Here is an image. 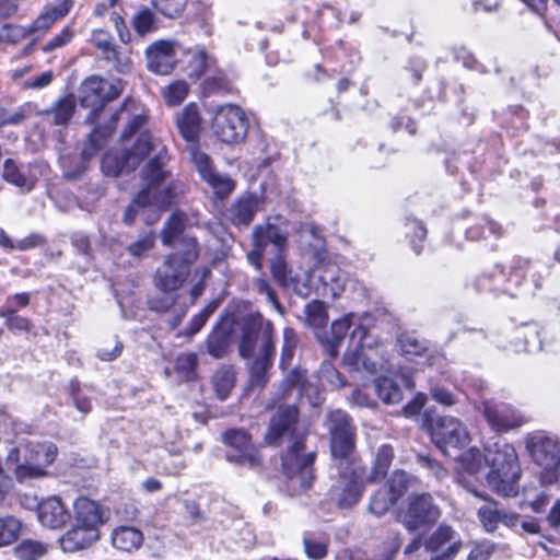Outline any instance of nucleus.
Wrapping results in <instances>:
<instances>
[{"label":"nucleus","mask_w":560,"mask_h":560,"mask_svg":"<svg viewBox=\"0 0 560 560\" xmlns=\"http://www.w3.org/2000/svg\"><path fill=\"white\" fill-rule=\"evenodd\" d=\"M264 439L271 446H278L283 441L289 443L281 462L290 495L308 490L315 480L316 452L306 448V432L299 428L298 408L293 405L280 406L271 417Z\"/></svg>","instance_id":"1"},{"label":"nucleus","mask_w":560,"mask_h":560,"mask_svg":"<svg viewBox=\"0 0 560 560\" xmlns=\"http://www.w3.org/2000/svg\"><path fill=\"white\" fill-rule=\"evenodd\" d=\"M186 221L185 213L173 212L161 232L163 245L174 247L175 252L164 258L155 273V285L164 293L162 299L150 301L151 308L156 312H166L173 306L175 299L171 293L183 285L198 258L197 240L184 232Z\"/></svg>","instance_id":"2"},{"label":"nucleus","mask_w":560,"mask_h":560,"mask_svg":"<svg viewBox=\"0 0 560 560\" xmlns=\"http://www.w3.org/2000/svg\"><path fill=\"white\" fill-rule=\"evenodd\" d=\"M145 158L148 163L141 172L143 182H164L167 175L163 170L167 161L166 148L147 132L140 135L131 150L106 152L102 159V172L106 176L117 177L133 171Z\"/></svg>","instance_id":"3"},{"label":"nucleus","mask_w":560,"mask_h":560,"mask_svg":"<svg viewBox=\"0 0 560 560\" xmlns=\"http://www.w3.org/2000/svg\"><path fill=\"white\" fill-rule=\"evenodd\" d=\"M57 453L58 448L52 442L27 441L9 451L7 465H14L15 479L24 483L46 477L47 467L55 462Z\"/></svg>","instance_id":"4"},{"label":"nucleus","mask_w":560,"mask_h":560,"mask_svg":"<svg viewBox=\"0 0 560 560\" xmlns=\"http://www.w3.org/2000/svg\"><path fill=\"white\" fill-rule=\"evenodd\" d=\"M485 462L490 467L488 486L503 497L516 495L521 469L513 445L499 441L487 446Z\"/></svg>","instance_id":"5"},{"label":"nucleus","mask_w":560,"mask_h":560,"mask_svg":"<svg viewBox=\"0 0 560 560\" xmlns=\"http://www.w3.org/2000/svg\"><path fill=\"white\" fill-rule=\"evenodd\" d=\"M238 352L244 359L275 358L272 323L259 313L249 314L242 327Z\"/></svg>","instance_id":"6"},{"label":"nucleus","mask_w":560,"mask_h":560,"mask_svg":"<svg viewBox=\"0 0 560 560\" xmlns=\"http://www.w3.org/2000/svg\"><path fill=\"white\" fill-rule=\"evenodd\" d=\"M428 430L434 445L448 457L466 448L471 441L467 427L452 416L428 420Z\"/></svg>","instance_id":"7"},{"label":"nucleus","mask_w":560,"mask_h":560,"mask_svg":"<svg viewBox=\"0 0 560 560\" xmlns=\"http://www.w3.org/2000/svg\"><path fill=\"white\" fill-rule=\"evenodd\" d=\"M248 118L237 105L225 104L220 106L212 121L214 136L226 144L243 142L248 131Z\"/></svg>","instance_id":"8"},{"label":"nucleus","mask_w":560,"mask_h":560,"mask_svg":"<svg viewBox=\"0 0 560 560\" xmlns=\"http://www.w3.org/2000/svg\"><path fill=\"white\" fill-rule=\"evenodd\" d=\"M440 509L433 503L429 493L411 494L405 506H401L397 520L409 532L433 525L440 517Z\"/></svg>","instance_id":"9"},{"label":"nucleus","mask_w":560,"mask_h":560,"mask_svg":"<svg viewBox=\"0 0 560 560\" xmlns=\"http://www.w3.org/2000/svg\"><path fill=\"white\" fill-rule=\"evenodd\" d=\"M330 435V451L335 458L343 462L354 450L355 428L342 410L327 412L325 422Z\"/></svg>","instance_id":"10"},{"label":"nucleus","mask_w":560,"mask_h":560,"mask_svg":"<svg viewBox=\"0 0 560 560\" xmlns=\"http://www.w3.org/2000/svg\"><path fill=\"white\" fill-rule=\"evenodd\" d=\"M222 441L228 446V462L250 469L261 467V455L248 432L243 429H230L222 433Z\"/></svg>","instance_id":"11"},{"label":"nucleus","mask_w":560,"mask_h":560,"mask_svg":"<svg viewBox=\"0 0 560 560\" xmlns=\"http://www.w3.org/2000/svg\"><path fill=\"white\" fill-rule=\"evenodd\" d=\"M338 469L340 477L331 487V497L340 508H351L359 502L364 490L363 470L354 465L343 467V462Z\"/></svg>","instance_id":"12"},{"label":"nucleus","mask_w":560,"mask_h":560,"mask_svg":"<svg viewBox=\"0 0 560 560\" xmlns=\"http://www.w3.org/2000/svg\"><path fill=\"white\" fill-rule=\"evenodd\" d=\"M173 197L172 187L165 185L164 182L154 184L145 182V187L138 192L132 202L127 207L124 221L127 224H131L135 221L139 208L154 206L158 209H164L171 203Z\"/></svg>","instance_id":"13"},{"label":"nucleus","mask_w":560,"mask_h":560,"mask_svg":"<svg viewBox=\"0 0 560 560\" xmlns=\"http://www.w3.org/2000/svg\"><path fill=\"white\" fill-rule=\"evenodd\" d=\"M527 450L533 460L547 471L560 465V442L544 431L532 433L527 438Z\"/></svg>","instance_id":"14"},{"label":"nucleus","mask_w":560,"mask_h":560,"mask_svg":"<svg viewBox=\"0 0 560 560\" xmlns=\"http://www.w3.org/2000/svg\"><path fill=\"white\" fill-rule=\"evenodd\" d=\"M90 43L101 51L103 59L117 72L125 74L130 71L131 58L115 44L114 37L107 30H93Z\"/></svg>","instance_id":"15"},{"label":"nucleus","mask_w":560,"mask_h":560,"mask_svg":"<svg viewBox=\"0 0 560 560\" xmlns=\"http://www.w3.org/2000/svg\"><path fill=\"white\" fill-rule=\"evenodd\" d=\"M481 410L488 424L497 432H505L526 422L516 409L505 402L485 400Z\"/></svg>","instance_id":"16"},{"label":"nucleus","mask_w":560,"mask_h":560,"mask_svg":"<svg viewBox=\"0 0 560 560\" xmlns=\"http://www.w3.org/2000/svg\"><path fill=\"white\" fill-rule=\"evenodd\" d=\"M311 279H317L319 282L320 287L316 288L318 294L332 299L342 294L348 282L347 273L336 264L330 262L317 266L312 271Z\"/></svg>","instance_id":"17"},{"label":"nucleus","mask_w":560,"mask_h":560,"mask_svg":"<svg viewBox=\"0 0 560 560\" xmlns=\"http://www.w3.org/2000/svg\"><path fill=\"white\" fill-rule=\"evenodd\" d=\"M145 55L148 69L156 74H168L176 63L175 46L172 42H154L147 48Z\"/></svg>","instance_id":"18"},{"label":"nucleus","mask_w":560,"mask_h":560,"mask_svg":"<svg viewBox=\"0 0 560 560\" xmlns=\"http://www.w3.org/2000/svg\"><path fill=\"white\" fill-rule=\"evenodd\" d=\"M103 78L91 75L86 78L80 88V104L83 107H91L92 110L86 117V122L94 125L104 107Z\"/></svg>","instance_id":"19"},{"label":"nucleus","mask_w":560,"mask_h":560,"mask_svg":"<svg viewBox=\"0 0 560 560\" xmlns=\"http://www.w3.org/2000/svg\"><path fill=\"white\" fill-rule=\"evenodd\" d=\"M101 538L98 528L74 525L59 539L60 548L65 552H78L92 547Z\"/></svg>","instance_id":"20"},{"label":"nucleus","mask_w":560,"mask_h":560,"mask_svg":"<svg viewBox=\"0 0 560 560\" xmlns=\"http://www.w3.org/2000/svg\"><path fill=\"white\" fill-rule=\"evenodd\" d=\"M37 520L44 527L57 529L67 523L69 513L61 499L57 495H51L42 500Z\"/></svg>","instance_id":"21"},{"label":"nucleus","mask_w":560,"mask_h":560,"mask_svg":"<svg viewBox=\"0 0 560 560\" xmlns=\"http://www.w3.org/2000/svg\"><path fill=\"white\" fill-rule=\"evenodd\" d=\"M366 335V329L359 325L351 334V340L358 338L355 348L348 350L343 355V362L353 370H364L368 373L375 374L377 372L376 362L372 361L366 354L363 353L364 348L363 338Z\"/></svg>","instance_id":"22"},{"label":"nucleus","mask_w":560,"mask_h":560,"mask_svg":"<svg viewBox=\"0 0 560 560\" xmlns=\"http://www.w3.org/2000/svg\"><path fill=\"white\" fill-rule=\"evenodd\" d=\"M176 125L182 137L191 143H196L201 130V116L195 103L186 105L176 116Z\"/></svg>","instance_id":"23"},{"label":"nucleus","mask_w":560,"mask_h":560,"mask_svg":"<svg viewBox=\"0 0 560 560\" xmlns=\"http://www.w3.org/2000/svg\"><path fill=\"white\" fill-rule=\"evenodd\" d=\"M353 318V314H348L342 318L336 319L331 324L330 331L318 336L320 343L330 358L334 359L338 355L340 343L348 334Z\"/></svg>","instance_id":"24"},{"label":"nucleus","mask_w":560,"mask_h":560,"mask_svg":"<svg viewBox=\"0 0 560 560\" xmlns=\"http://www.w3.org/2000/svg\"><path fill=\"white\" fill-rule=\"evenodd\" d=\"M143 541V533L133 526H118L110 534L112 546L121 552L132 553L141 548Z\"/></svg>","instance_id":"25"},{"label":"nucleus","mask_w":560,"mask_h":560,"mask_svg":"<svg viewBox=\"0 0 560 560\" xmlns=\"http://www.w3.org/2000/svg\"><path fill=\"white\" fill-rule=\"evenodd\" d=\"M259 199L254 195L237 198L229 209V217L237 226H248L258 211Z\"/></svg>","instance_id":"26"},{"label":"nucleus","mask_w":560,"mask_h":560,"mask_svg":"<svg viewBox=\"0 0 560 560\" xmlns=\"http://www.w3.org/2000/svg\"><path fill=\"white\" fill-rule=\"evenodd\" d=\"M74 521L89 528H98L104 523L101 506L93 500L81 497L74 502Z\"/></svg>","instance_id":"27"},{"label":"nucleus","mask_w":560,"mask_h":560,"mask_svg":"<svg viewBox=\"0 0 560 560\" xmlns=\"http://www.w3.org/2000/svg\"><path fill=\"white\" fill-rule=\"evenodd\" d=\"M74 5V0H52L47 3L44 11L34 21V30L40 31L50 27L57 21L66 18Z\"/></svg>","instance_id":"28"},{"label":"nucleus","mask_w":560,"mask_h":560,"mask_svg":"<svg viewBox=\"0 0 560 560\" xmlns=\"http://www.w3.org/2000/svg\"><path fill=\"white\" fill-rule=\"evenodd\" d=\"M468 491L471 492L475 497L488 502L487 504L479 508L478 518L487 532H494L498 528L499 523H501L502 510L498 508V503L495 501L488 499L485 494L477 491L476 489L468 488Z\"/></svg>","instance_id":"29"},{"label":"nucleus","mask_w":560,"mask_h":560,"mask_svg":"<svg viewBox=\"0 0 560 560\" xmlns=\"http://www.w3.org/2000/svg\"><path fill=\"white\" fill-rule=\"evenodd\" d=\"M248 360L249 386L262 389L269 381L273 358H254Z\"/></svg>","instance_id":"30"},{"label":"nucleus","mask_w":560,"mask_h":560,"mask_svg":"<svg viewBox=\"0 0 560 560\" xmlns=\"http://www.w3.org/2000/svg\"><path fill=\"white\" fill-rule=\"evenodd\" d=\"M236 374L232 366L219 368L212 376V385L219 399L225 400L235 386Z\"/></svg>","instance_id":"31"},{"label":"nucleus","mask_w":560,"mask_h":560,"mask_svg":"<svg viewBox=\"0 0 560 560\" xmlns=\"http://www.w3.org/2000/svg\"><path fill=\"white\" fill-rule=\"evenodd\" d=\"M505 279L503 267L499 264L494 265L490 271H485L471 279L467 285L477 292L491 291Z\"/></svg>","instance_id":"32"},{"label":"nucleus","mask_w":560,"mask_h":560,"mask_svg":"<svg viewBox=\"0 0 560 560\" xmlns=\"http://www.w3.org/2000/svg\"><path fill=\"white\" fill-rule=\"evenodd\" d=\"M395 453L394 447L389 444H383L378 447L375 456V462L372 467L371 475L368 477L369 482H375L386 476Z\"/></svg>","instance_id":"33"},{"label":"nucleus","mask_w":560,"mask_h":560,"mask_svg":"<svg viewBox=\"0 0 560 560\" xmlns=\"http://www.w3.org/2000/svg\"><path fill=\"white\" fill-rule=\"evenodd\" d=\"M451 458L457 460L460 464V467L467 471L468 474H477L483 467L485 454L482 455L478 447H469L468 450L459 451L458 453H454V455L450 456Z\"/></svg>","instance_id":"34"},{"label":"nucleus","mask_w":560,"mask_h":560,"mask_svg":"<svg viewBox=\"0 0 560 560\" xmlns=\"http://www.w3.org/2000/svg\"><path fill=\"white\" fill-rule=\"evenodd\" d=\"M253 238L261 242L264 247L268 243L273 244L278 250H282L287 245V234L280 228L271 224L267 226H255Z\"/></svg>","instance_id":"35"},{"label":"nucleus","mask_w":560,"mask_h":560,"mask_svg":"<svg viewBox=\"0 0 560 560\" xmlns=\"http://www.w3.org/2000/svg\"><path fill=\"white\" fill-rule=\"evenodd\" d=\"M2 178L25 191L32 190L35 185V179L23 174L12 159L4 161Z\"/></svg>","instance_id":"36"},{"label":"nucleus","mask_w":560,"mask_h":560,"mask_svg":"<svg viewBox=\"0 0 560 560\" xmlns=\"http://www.w3.org/2000/svg\"><path fill=\"white\" fill-rule=\"evenodd\" d=\"M374 388L378 397L387 405L398 404L402 399L401 389L389 377L376 378L374 381Z\"/></svg>","instance_id":"37"},{"label":"nucleus","mask_w":560,"mask_h":560,"mask_svg":"<svg viewBox=\"0 0 560 560\" xmlns=\"http://www.w3.org/2000/svg\"><path fill=\"white\" fill-rule=\"evenodd\" d=\"M299 345L296 331L291 327H285L282 332L281 354L279 365L282 370L291 366L295 350Z\"/></svg>","instance_id":"38"},{"label":"nucleus","mask_w":560,"mask_h":560,"mask_svg":"<svg viewBox=\"0 0 560 560\" xmlns=\"http://www.w3.org/2000/svg\"><path fill=\"white\" fill-rule=\"evenodd\" d=\"M188 150L191 162L194 163L202 180H206L217 172L210 155L201 151L197 143L189 144Z\"/></svg>","instance_id":"39"},{"label":"nucleus","mask_w":560,"mask_h":560,"mask_svg":"<svg viewBox=\"0 0 560 560\" xmlns=\"http://www.w3.org/2000/svg\"><path fill=\"white\" fill-rule=\"evenodd\" d=\"M75 109V101L72 95L59 100L46 114L52 116V124L57 126L67 125Z\"/></svg>","instance_id":"40"},{"label":"nucleus","mask_w":560,"mask_h":560,"mask_svg":"<svg viewBox=\"0 0 560 560\" xmlns=\"http://www.w3.org/2000/svg\"><path fill=\"white\" fill-rule=\"evenodd\" d=\"M22 522L11 515L0 517V548L18 540L22 530Z\"/></svg>","instance_id":"41"},{"label":"nucleus","mask_w":560,"mask_h":560,"mask_svg":"<svg viewBox=\"0 0 560 560\" xmlns=\"http://www.w3.org/2000/svg\"><path fill=\"white\" fill-rule=\"evenodd\" d=\"M305 323L312 328H322L328 320L327 308L324 302L313 300L304 307Z\"/></svg>","instance_id":"42"},{"label":"nucleus","mask_w":560,"mask_h":560,"mask_svg":"<svg viewBox=\"0 0 560 560\" xmlns=\"http://www.w3.org/2000/svg\"><path fill=\"white\" fill-rule=\"evenodd\" d=\"M397 501L393 499L386 487L378 489L370 500L368 511L380 517L386 514Z\"/></svg>","instance_id":"43"},{"label":"nucleus","mask_w":560,"mask_h":560,"mask_svg":"<svg viewBox=\"0 0 560 560\" xmlns=\"http://www.w3.org/2000/svg\"><path fill=\"white\" fill-rule=\"evenodd\" d=\"M213 190L217 198L225 199L235 189V182L226 174L213 173L205 180Z\"/></svg>","instance_id":"44"},{"label":"nucleus","mask_w":560,"mask_h":560,"mask_svg":"<svg viewBox=\"0 0 560 560\" xmlns=\"http://www.w3.org/2000/svg\"><path fill=\"white\" fill-rule=\"evenodd\" d=\"M14 551L20 560H38L47 552V545L42 541L26 539L19 544Z\"/></svg>","instance_id":"45"},{"label":"nucleus","mask_w":560,"mask_h":560,"mask_svg":"<svg viewBox=\"0 0 560 560\" xmlns=\"http://www.w3.org/2000/svg\"><path fill=\"white\" fill-rule=\"evenodd\" d=\"M0 317L5 318V325L12 331H30L33 327L28 318L18 315L13 305L0 308Z\"/></svg>","instance_id":"46"},{"label":"nucleus","mask_w":560,"mask_h":560,"mask_svg":"<svg viewBox=\"0 0 560 560\" xmlns=\"http://www.w3.org/2000/svg\"><path fill=\"white\" fill-rule=\"evenodd\" d=\"M206 347L211 357L222 359L228 353L229 336L220 329L214 330L207 338Z\"/></svg>","instance_id":"47"},{"label":"nucleus","mask_w":560,"mask_h":560,"mask_svg":"<svg viewBox=\"0 0 560 560\" xmlns=\"http://www.w3.org/2000/svg\"><path fill=\"white\" fill-rule=\"evenodd\" d=\"M156 236L152 231L141 233L138 238L130 243L126 250L135 258H142L155 245Z\"/></svg>","instance_id":"48"},{"label":"nucleus","mask_w":560,"mask_h":560,"mask_svg":"<svg viewBox=\"0 0 560 560\" xmlns=\"http://www.w3.org/2000/svg\"><path fill=\"white\" fill-rule=\"evenodd\" d=\"M398 346L405 355L420 357L428 351L427 342L410 334L400 335Z\"/></svg>","instance_id":"49"},{"label":"nucleus","mask_w":560,"mask_h":560,"mask_svg":"<svg viewBox=\"0 0 560 560\" xmlns=\"http://www.w3.org/2000/svg\"><path fill=\"white\" fill-rule=\"evenodd\" d=\"M401 537L398 533H392L387 539L377 547L371 560H394L400 549Z\"/></svg>","instance_id":"50"},{"label":"nucleus","mask_w":560,"mask_h":560,"mask_svg":"<svg viewBox=\"0 0 560 560\" xmlns=\"http://www.w3.org/2000/svg\"><path fill=\"white\" fill-rule=\"evenodd\" d=\"M189 86L185 81H175L167 85L163 91V96L167 105L176 106L187 96Z\"/></svg>","instance_id":"51"},{"label":"nucleus","mask_w":560,"mask_h":560,"mask_svg":"<svg viewBox=\"0 0 560 560\" xmlns=\"http://www.w3.org/2000/svg\"><path fill=\"white\" fill-rule=\"evenodd\" d=\"M188 0H152L154 8L168 19L178 18L187 5Z\"/></svg>","instance_id":"52"},{"label":"nucleus","mask_w":560,"mask_h":560,"mask_svg":"<svg viewBox=\"0 0 560 560\" xmlns=\"http://www.w3.org/2000/svg\"><path fill=\"white\" fill-rule=\"evenodd\" d=\"M454 530L447 525H440L438 529L424 541L429 551H435L453 539Z\"/></svg>","instance_id":"53"},{"label":"nucleus","mask_w":560,"mask_h":560,"mask_svg":"<svg viewBox=\"0 0 560 560\" xmlns=\"http://www.w3.org/2000/svg\"><path fill=\"white\" fill-rule=\"evenodd\" d=\"M410 482L409 476L402 470H396L388 480L387 491L396 501L405 494Z\"/></svg>","instance_id":"54"},{"label":"nucleus","mask_w":560,"mask_h":560,"mask_svg":"<svg viewBox=\"0 0 560 560\" xmlns=\"http://www.w3.org/2000/svg\"><path fill=\"white\" fill-rule=\"evenodd\" d=\"M197 354L196 353H182L176 358L175 369L180 373L187 381L195 377L197 368Z\"/></svg>","instance_id":"55"},{"label":"nucleus","mask_w":560,"mask_h":560,"mask_svg":"<svg viewBox=\"0 0 560 560\" xmlns=\"http://www.w3.org/2000/svg\"><path fill=\"white\" fill-rule=\"evenodd\" d=\"M209 57L205 49L196 50L189 60L188 75L194 79H199L209 68Z\"/></svg>","instance_id":"56"},{"label":"nucleus","mask_w":560,"mask_h":560,"mask_svg":"<svg viewBox=\"0 0 560 560\" xmlns=\"http://www.w3.org/2000/svg\"><path fill=\"white\" fill-rule=\"evenodd\" d=\"M154 23V14L149 9L141 10L132 18V26L140 36H144L153 31Z\"/></svg>","instance_id":"57"},{"label":"nucleus","mask_w":560,"mask_h":560,"mask_svg":"<svg viewBox=\"0 0 560 560\" xmlns=\"http://www.w3.org/2000/svg\"><path fill=\"white\" fill-rule=\"evenodd\" d=\"M203 90L208 94H225L232 91V86L223 74H218L205 80Z\"/></svg>","instance_id":"58"},{"label":"nucleus","mask_w":560,"mask_h":560,"mask_svg":"<svg viewBox=\"0 0 560 560\" xmlns=\"http://www.w3.org/2000/svg\"><path fill=\"white\" fill-rule=\"evenodd\" d=\"M73 38V31L70 26H65L60 33L50 38L43 47V51L50 52L69 44Z\"/></svg>","instance_id":"59"},{"label":"nucleus","mask_w":560,"mask_h":560,"mask_svg":"<svg viewBox=\"0 0 560 560\" xmlns=\"http://www.w3.org/2000/svg\"><path fill=\"white\" fill-rule=\"evenodd\" d=\"M27 117L26 109L19 107L14 112H9L7 108L0 106V128L4 126H18L22 124Z\"/></svg>","instance_id":"60"},{"label":"nucleus","mask_w":560,"mask_h":560,"mask_svg":"<svg viewBox=\"0 0 560 560\" xmlns=\"http://www.w3.org/2000/svg\"><path fill=\"white\" fill-rule=\"evenodd\" d=\"M303 544L305 553L308 558L318 560L327 556L328 548L326 542L304 536Z\"/></svg>","instance_id":"61"},{"label":"nucleus","mask_w":560,"mask_h":560,"mask_svg":"<svg viewBox=\"0 0 560 560\" xmlns=\"http://www.w3.org/2000/svg\"><path fill=\"white\" fill-rule=\"evenodd\" d=\"M109 22L115 27L120 42L124 44H129L131 42V33L122 14L118 11H112L109 14Z\"/></svg>","instance_id":"62"},{"label":"nucleus","mask_w":560,"mask_h":560,"mask_svg":"<svg viewBox=\"0 0 560 560\" xmlns=\"http://www.w3.org/2000/svg\"><path fill=\"white\" fill-rule=\"evenodd\" d=\"M319 377L322 381L329 383L335 387H342L345 381L341 374L330 362H323L319 369Z\"/></svg>","instance_id":"63"},{"label":"nucleus","mask_w":560,"mask_h":560,"mask_svg":"<svg viewBox=\"0 0 560 560\" xmlns=\"http://www.w3.org/2000/svg\"><path fill=\"white\" fill-rule=\"evenodd\" d=\"M494 544L489 540L476 542L471 548L467 560H487L494 551Z\"/></svg>","instance_id":"64"}]
</instances>
